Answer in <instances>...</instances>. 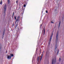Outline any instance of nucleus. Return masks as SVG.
I'll list each match as a JSON object with an SVG mask.
<instances>
[{
  "label": "nucleus",
  "instance_id": "12",
  "mask_svg": "<svg viewBox=\"0 0 64 64\" xmlns=\"http://www.w3.org/2000/svg\"><path fill=\"white\" fill-rule=\"evenodd\" d=\"M8 59H10V56L8 55V56L7 57Z\"/></svg>",
  "mask_w": 64,
  "mask_h": 64
},
{
  "label": "nucleus",
  "instance_id": "24",
  "mask_svg": "<svg viewBox=\"0 0 64 64\" xmlns=\"http://www.w3.org/2000/svg\"><path fill=\"white\" fill-rule=\"evenodd\" d=\"M54 15H55V16H56V13H54Z\"/></svg>",
  "mask_w": 64,
  "mask_h": 64
},
{
  "label": "nucleus",
  "instance_id": "35",
  "mask_svg": "<svg viewBox=\"0 0 64 64\" xmlns=\"http://www.w3.org/2000/svg\"><path fill=\"white\" fill-rule=\"evenodd\" d=\"M16 3H18V0H17L16 1Z\"/></svg>",
  "mask_w": 64,
  "mask_h": 64
},
{
  "label": "nucleus",
  "instance_id": "28",
  "mask_svg": "<svg viewBox=\"0 0 64 64\" xmlns=\"http://www.w3.org/2000/svg\"><path fill=\"white\" fill-rule=\"evenodd\" d=\"M12 56H10V59H11V57H12Z\"/></svg>",
  "mask_w": 64,
  "mask_h": 64
},
{
  "label": "nucleus",
  "instance_id": "8",
  "mask_svg": "<svg viewBox=\"0 0 64 64\" xmlns=\"http://www.w3.org/2000/svg\"><path fill=\"white\" fill-rule=\"evenodd\" d=\"M52 64H54V59L52 60Z\"/></svg>",
  "mask_w": 64,
  "mask_h": 64
},
{
  "label": "nucleus",
  "instance_id": "21",
  "mask_svg": "<svg viewBox=\"0 0 64 64\" xmlns=\"http://www.w3.org/2000/svg\"><path fill=\"white\" fill-rule=\"evenodd\" d=\"M14 18L15 20H16V16H15Z\"/></svg>",
  "mask_w": 64,
  "mask_h": 64
},
{
  "label": "nucleus",
  "instance_id": "32",
  "mask_svg": "<svg viewBox=\"0 0 64 64\" xmlns=\"http://www.w3.org/2000/svg\"><path fill=\"white\" fill-rule=\"evenodd\" d=\"M51 22L52 23H54V22H52V21Z\"/></svg>",
  "mask_w": 64,
  "mask_h": 64
},
{
  "label": "nucleus",
  "instance_id": "14",
  "mask_svg": "<svg viewBox=\"0 0 64 64\" xmlns=\"http://www.w3.org/2000/svg\"><path fill=\"white\" fill-rule=\"evenodd\" d=\"M57 52H58L57 53V54H58L59 53V50L58 49V50L57 51Z\"/></svg>",
  "mask_w": 64,
  "mask_h": 64
},
{
  "label": "nucleus",
  "instance_id": "25",
  "mask_svg": "<svg viewBox=\"0 0 64 64\" xmlns=\"http://www.w3.org/2000/svg\"><path fill=\"white\" fill-rule=\"evenodd\" d=\"M14 12L13 13L12 16H14Z\"/></svg>",
  "mask_w": 64,
  "mask_h": 64
},
{
  "label": "nucleus",
  "instance_id": "27",
  "mask_svg": "<svg viewBox=\"0 0 64 64\" xmlns=\"http://www.w3.org/2000/svg\"><path fill=\"white\" fill-rule=\"evenodd\" d=\"M42 24H41L40 25V28H41V27H42Z\"/></svg>",
  "mask_w": 64,
  "mask_h": 64
},
{
  "label": "nucleus",
  "instance_id": "16",
  "mask_svg": "<svg viewBox=\"0 0 64 64\" xmlns=\"http://www.w3.org/2000/svg\"><path fill=\"white\" fill-rule=\"evenodd\" d=\"M57 51V50L56 49H55L54 52H56V51Z\"/></svg>",
  "mask_w": 64,
  "mask_h": 64
},
{
  "label": "nucleus",
  "instance_id": "13",
  "mask_svg": "<svg viewBox=\"0 0 64 64\" xmlns=\"http://www.w3.org/2000/svg\"><path fill=\"white\" fill-rule=\"evenodd\" d=\"M2 3V0H1L0 2V4L1 5Z\"/></svg>",
  "mask_w": 64,
  "mask_h": 64
},
{
  "label": "nucleus",
  "instance_id": "22",
  "mask_svg": "<svg viewBox=\"0 0 64 64\" xmlns=\"http://www.w3.org/2000/svg\"><path fill=\"white\" fill-rule=\"evenodd\" d=\"M18 26V24H16V28H16V27H17V26Z\"/></svg>",
  "mask_w": 64,
  "mask_h": 64
},
{
  "label": "nucleus",
  "instance_id": "30",
  "mask_svg": "<svg viewBox=\"0 0 64 64\" xmlns=\"http://www.w3.org/2000/svg\"><path fill=\"white\" fill-rule=\"evenodd\" d=\"M48 43H49V44H50V42H49Z\"/></svg>",
  "mask_w": 64,
  "mask_h": 64
},
{
  "label": "nucleus",
  "instance_id": "31",
  "mask_svg": "<svg viewBox=\"0 0 64 64\" xmlns=\"http://www.w3.org/2000/svg\"><path fill=\"white\" fill-rule=\"evenodd\" d=\"M53 33H52V35L53 36Z\"/></svg>",
  "mask_w": 64,
  "mask_h": 64
},
{
  "label": "nucleus",
  "instance_id": "37",
  "mask_svg": "<svg viewBox=\"0 0 64 64\" xmlns=\"http://www.w3.org/2000/svg\"><path fill=\"white\" fill-rule=\"evenodd\" d=\"M14 26V24H12V26Z\"/></svg>",
  "mask_w": 64,
  "mask_h": 64
},
{
  "label": "nucleus",
  "instance_id": "3",
  "mask_svg": "<svg viewBox=\"0 0 64 64\" xmlns=\"http://www.w3.org/2000/svg\"><path fill=\"white\" fill-rule=\"evenodd\" d=\"M58 34H59V33L58 32H57L56 35V41H58Z\"/></svg>",
  "mask_w": 64,
  "mask_h": 64
},
{
  "label": "nucleus",
  "instance_id": "19",
  "mask_svg": "<svg viewBox=\"0 0 64 64\" xmlns=\"http://www.w3.org/2000/svg\"><path fill=\"white\" fill-rule=\"evenodd\" d=\"M24 7H26V4H24Z\"/></svg>",
  "mask_w": 64,
  "mask_h": 64
},
{
  "label": "nucleus",
  "instance_id": "4",
  "mask_svg": "<svg viewBox=\"0 0 64 64\" xmlns=\"http://www.w3.org/2000/svg\"><path fill=\"white\" fill-rule=\"evenodd\" d=\"M17 17V19L16 20V22H17V21H19V19L20 18V17L19 16H16Z\"/></svg>",
  "mask_w": 64,
  "mask_h": 64
},
{
  "label": "nucleus",
  "instance_id": "18",
  "mask_svg": "<svg viewBox=\"0 0 64 64\" xmlns=\"http://www.w3.org/2000/svg\"><path fill=\"white\" fill-rule=\"evenodd\" d=\"M57 48V46H55V49H56Z\"/></svg>",
  "mask_w": 64,
  "mask_h": 64
},
{
  "label": "nucleus",
  "instance_id": "36",
  "mask_svg": "<svg viewBox=\"0 0 64 64\" xmlns=\"http://www.w3.org/2000/svg\"><path fill=\"white\" fill-rule=\"evenodd\" d=\"M59 60H61V58H60Z\"/></svg>",
  "mask_w": 64,
  "mask_h": 64
},
{
  "label": "nucleus",
  "instance_id": "39",
  "mask_svg": "<svg viewBox=\"0 0 64 64\" xmlns=\"http://www.w3.org/2000/svg\"><path fill=\"white\" fill-rule=\"evenodd\" d=\"M57 12L56 13V14H57Z\"/></svg>",
  "mask_w": 64,
  "mask_h": 64
},
{
  "label": "nucleus",
  "instance_id": "10",
  "mask_svg": "<svg viewBox=\"0 0 64 64\" xmlns=\"http://www.w3.org/2000/svg\"><path fill=\"white\" fill-rule=\"evenodd\" d=\"M56 58H54V63H56Z\"/></svg>",
  "mask_w": 64,
  "mask_h": 64
},
{
  "label": "nucleus",
  "instance_id": "33",
  "mask_svg": "<svg viewBox=\"0 0 64 64\" xmlns=\"http://www.w3.org/2000/svg\"><path fill=\"white\" fill-rule=\"evenodd\" d=\"M20 29H19V28H18V30H19Z\"/></svg>",
  "mask_w": 64,
  "mask_h": 64
},
{
  "label": "nucleus",
  "instance_id": "1",
  "mask_svg": "<svg viewBox=\"0 0 64 64\" xmlns=\"http://www.w3.org/2000/svg\"><path fill=\"white\" fill-rule=\"evenodd\" d=\"M43 54L42 53V56H39L38 57V61H39V60H40V61H41V60H42V56H43Z\"/></svg>",
  "mask_w": 64,
  "mask_h": 64
},
{
  "label": "nucleus",
  "instance_id": "6",
  "mask_svg": "<svg viewBox=\"0 0 64 64\" xmlns=\"http://www.w3.org/2000/svg\"><path fill=\"white\" fill-rule=\"evenodd\" d=\"M8 5L10 4V0H8Z\"/></svg>",
  "mask_w": 64,
  "mask_h": 64
},
{
  "label": "nucleus",
  "instance_id": "26",
  "mask_svg": "<svg viewBox=\"0 0 64 64\" xmlns=\"http://www.w3.org/2000/svg\"><path fill=\"white\" fill-rule=\"evenodd\" d=\"M4 34H2V36L3 37H4Z\"/></svg>",
  "mask_w": 64,
  "mask_h": 64
},
{
  "label": "nucleus",
  "instance_id": "29",
  "mask_svg": "<svg viewBox=\"0 0 64 64\" xmlns=\"http://www.w3.org/2000/svg\"><path fill=\"white\" fill-rule=\"evenodd\" d=\"M52 36H53L52 35H51V36L50 38H52Z\"/></svg>",
  "mask_w": 64,
  "mask_h": 64
},
{
  "label": "nucleus",
  "instance_id": "7",
  "mask_svg": "<svg viewBox=\"0 0 64 64\" xmlns=\"http://www.w3.org/2000/svg\"><path fill=\"white\" fill-rule=\"evenodd\" d=\"M10 56L12 57H13V56H14V55L13 54H10Z\"/></svg>",
  "mask_w": 64,
  "mask_h": 64
},
{
  "label": "nucleus",
  "instance_id": "9",
  "mask_svg": "<svg viewBox=\"0 0 64 64\" xmlns=\"http://www.w3.org/2000/svg\"><path fill=\"white\" fill-rule=\"evenodd\" d=\"M43 30H44V35L45 34V28H44L43 29Z\"/></svg>",
  "mask_w": 64,
  "mask_h": 64
},
{
  "label": "nucleus",
  "instance_id": "2",
  "mask_svg": "<svg viewBox=\"0 0 64 64\" xmlns=\"http://www.w3.org/2000/svg\"><path fill=\"white\" fill-rule=\"evenodd\" d=\"M6 5L5 4L4 6V14L5 15L6 14Z\"/></svg>",
  "mask_w": 64,
  "mask_h": 64
},
{
  "label": "nucleus",
  "instance_id": "20",
  "mask_svg": "<svg viewBox=\"0 0 64 64\" xmlns=\"http://www.w3.org/2000/svg\"><path fill=\"white\" fill-rule=\"evenodd\" d=\"M1 48H2V46L1 45L0 46V49H1Z\"/></svg>",
  "mask_w": 64,
  "mask_h": 64
},
{
  "label": "nucleus",
  "instance_id": "5",
  "mask_svg": "<svg viewBox=\"0 0 64 64\" xmlns=\"http://www.w3.org/2000/svg\"><path fill=\"white\" fill-rule=\"evenodd\" d=\"M61 24V22L60 21L59 22V24H58V28H59L60 27V24Z\"/></svg>",
  "mask_w": 64,
  "mask_h": 64
},
{
  "label": "nucleus",
  "instance_id": "17",
  "mask_svg": "<svg viewBox=\"0 0 64 64\" xmlns=\"http://www.w3.org/2000/svg\"><path fill=\"white\" fill-rule=\"evenodd\" d=\"M5 30H4L3 31V34H5Z\"/></svg>",
  "mask_w": 64,
  "mask_h": 64
},
{
  "label": "nucleus",
  "instance_id": "23",
  "mask_svg": "<svg viewBox=\"0 0 64 64\" xmlns=\"http://www.w3.org/2000/svg\"><path fill=\"white\" fill-rule=\"evenodd\" d=\"M46 13H48V11L46 10Z\"/></svg>",
  "mask_w": 64,
  "mask_h": 64
},
{
  "label": "nucleus",
  "instance_id": "34",
  "mask_svg": "<svg viewBox=\"0 0 64 64\" xmlns=\"http://www.w3.org/2000/svg\"><path fill=\"white\" fill-rule=\"evenodd\" d=\"M6 53H7V50H6Z\"/></svg>",
  "mask_w": 64,
  "mask_h": 64
},
{
  "label": "nucleus",
  "instance_id": "15",
  "mask_svg": "<svg viewBox=\"0 0 64 64\" xmlns=\"http://www.w3.org/2000/svg\"><path fill=\"white\" fill-rule=\"evenodd\" d=\"M52 39V38H50V41H51Z\"/></svg>",
  "mask_w": 64,
  "mask_h": 64
},
{
  "label": "nucleus",
  "instance_id": "11",
  "mask_svg": "<svg viewBox=\"0 0 64 64\" xmlns=\"http://www.w3.org/2000/svg\"><path fill=\"white\" fill-rule=\"evenodd\" d=\"M48 54L47 53V52H46V56H48Z\"/></svg>",
  "mask_w": 64,
  "mask_h": 64
},
{
  "label": "nucleus",
  "instance_id": "38",
  "mask_svg": "<svg viewBox=\"0 0 64 64\" xmlns=\"http://www.w3.org/2000/svg\"><path fill=\"white\" fill-rule=\"evenodd\" d=\"M57 64H59L58 63Z\"/></svg>",
  "mask_w": 64,
  "mask_h": 64
}]
</instances>
